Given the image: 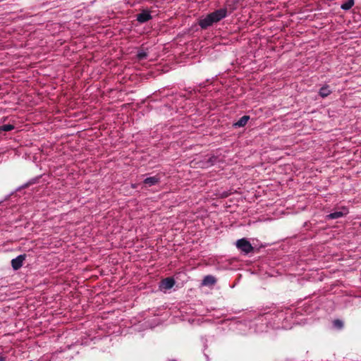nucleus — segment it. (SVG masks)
Returning a JSON list of instances; mask_svg holds the SVG:
<instances>
[{"mask_svg":"<svg viewBox=\"0 0 361 361\" xmlns=\"http://www.w3.org/2000/svg\"><path fill=\"white\" fill-rule=\"evenodd\" d=\"M283 317V312L278 310L259 313L254 320L245 322V324H240V326H249L250 333H262L267 331L269 326L279 328V322Z\"/></svg>","mask_w":361,"mask_h":361,"instance_id":"f257e3e1","label":"nucleus"},{"mask_svg":"<svg viewBox=\"0 0 361 361\" xmlns=\"http://www.w3.org/2000/svg\"><path fill=\"white\" fill-rule=\"evenodd\" d=\"M227 15L228 10L226 8L216 10L205 16H202L198 20V25L202 29H207V27L212 26L214 23H216L222 19L225 18Z\"/></svg>","mask_w":361,"mask_h":361,"instance_id":"f03ea898","label":"nucleus"},{"mask_svg":"<svg viewBox=\"0 0 361 361\" xmlns=\"http://www.w3.org/2000/svg\"><path fill=\"white\" fill-rule=\"evenodd\" d=\"M235 245L238 250L245 254H248L253 250V247L246 238H241L236 241Z\"/></svg>","mask_w":361,"mask_h":361,"instance_id":"7ed1b4c3","label":"nucleus"},{"mask_svg":"<svg viewBox=\"0 0 361 361\" xmlns=\"http://www.w3.org/2000/svg\"><path fill=\"white\" fill-rule=\"evenodd\" d=\"M348 212V209L347 207H342L339 211L334 212L326 215V219L328 220L339 219L347 215Z\"/></svg>","mask_w":361,"mask_h":361,"instance_id":"20e7f679","label":"nucleus"},{"mask_svg":"<svg viewBox=\"0 0 361 361\" xmlns=\"http://www.w3.org/2000/svg\"><path fill=\"white\" fill-rule=\"evenodd\" d=\"M175 281L172 278H166L161 281L159 288L161 290H169L173 288Z\"/></svg>","mask_w":361,"mask_h":361,"instance_id":"39448f33","label":"nucleus"},{"mask_svg":"<svg viewBox=\"0 0 361 361\" xmlns=\"http://www.w3.org/2000/svg\"><path fill=\"white\" fill-rule=\"evenodd\" d=\"M152 15L149 11L144 10L137 15V20L140 23H144L152 19Z\"/></svg>","mask_w":361,"mask_h":361,"instance_id":"423d86ee","label":"nucleus"},{"mask_svg":"<svg viewBox=\"0 0 361 361\" xmlns=\"http://www.w3.org/2000/svg\"><path fill=\"white\" fill-rule=\"evenodd\" d=\"M25 260V256L24 255H18L16 258L13 259L11 260V265L14 270L19 269L22 266L23 261Z\"/></svg>","mask_w":361,"mask_h":361,"instance_id":"0eeeda50","label":"nucleus"},{"mask_svg":"<svg viewBox=\"0 0 361 361\" xmlns=\"http://www.w3.org/2000/svg\"><path fill=\"white\" fill-rule=\"evenodd\" d=\"M216 279L212 275L205 276L202 280V284L203 286H213L216 283Z\"/></svg>","mask_w":361,"mask_h":361,"instance_id":"6e6552de","label":"nucleus"},{"mask_svg":"<svg viewBox=\"0 0 361 361\" xmlns=\"http://www.w3.org/2000/svg\"><path fill=\"white\" fill-rule=\"evenodd\" d=\"M250 119L249 116H242L237 122L234 123L233 126L235 128L244 127Z\"/></svg>","mask_w":361,"mask_h":361,"instance_id":"1a4fd4ad","label":"nucleus"},{"mask_svg":"<svg viewBox=\"0 0 361 361\" xmlns=\"http://www.w3.org/2000/svg\"><path fill=\"white\" fill-rule=\"evenodd\" d=\"M159 180L160 179L157 176L148 177L144 180V183L150 187L159 183Z\"/></svg>","mask_w":361,"mask_h":361,"instance_id":"9d476101","label":"nucleus"},{"mask_svg":"<svg viewBox=\"0 0 361 361\" xmlns=\"http://www.w3.org/2000/svg\"><path fill=\"white\" fill-rule=\"evenodd\" d=\"M331 93V90H330L329 85H324L322 87L319 91V94L323 98L329 96Z\"/></svg>","mask_w":361,"mask_h":361,"instance_id":"9b49d317","label":"nucleus"},{"mask_svg":"<svg viewBox=\"0 0 361 361\" xmlns=\"http://www.w3.org/2000/svg\"><path fill=\"white\" fill-rule=\"evenodd\" d=\"M354 4V0H347L345 2L341 5V8L344 11H348L353 6Z\"/></svg>","mask_w":361,"mask_h":361,"instance_id":"f8f14e48","label":"nucleus"},{"mask_svg":"<svg viewBox=\"0 0 361 361\" xmlns=\"http://www.w3.org/2000/svg\"><path fill=\"white\" fill-rule=\"evenodd\" d=\"M147 56V53L146 51L145 50H140L137 51V58L139 59V60H143V59H145Z\"/></svg>","mask_w":361,"mask_h":361,"instance_id":"ddd939ff","label":"nucleus"},{"mask_svg":"<svg viewBox=\"0 0 361 361\" xmlns=\"http://www.w3.org/2000/svg\"><path fill=\"white\" fill-rule=\"evenodd\" d=\"M14 129V126L11 124H5L0 126L1 131H10Z\"/></svg>","mask_w":361,"mask_h":361,"instance_id":"4468645a","label":"nucleus"},{"mask_svg":"<svg viewBox=\"0 0 361 361\" xmlns=\"http://www.w3.org/2000/svg\"><path fill=\"white\" fill-rule=\"evenodd\" d=\"M334 325L337 328L341 329L343 324L342 321L337 319L334 322Z\"/></svg>","mask_w":361,"mask_h":361,"instance_id":"2eb2a0df","label":"nucleus"},{"mask_svg":"<svg viewBox=\"0 0 361 361\" xmlns=\"http://www.w3.org/2000/svg\"><path fill=\"white\" fill-rule=\"evenodd\" d=\"M132 187H133V188H135V187H136V186H135V185H132Z\"/></svg>","mask_w":361,"mask_h":361,"instance_id":"dca6fc26","label":"nucleus"},{"mask_svg":"<svg viewBox=\"0 0 361 361\" xmlns=\"http://www.w3.org/2000/svg\"><path fill=\"white\" fill-rule=\"evenodd\" d=\"M169 361H176L175 360H170Z\"/></svg>","mask_w":361,"mask_h":361,"instance_id":"f3484780","label":"nucleus"}]
</instances>
